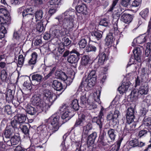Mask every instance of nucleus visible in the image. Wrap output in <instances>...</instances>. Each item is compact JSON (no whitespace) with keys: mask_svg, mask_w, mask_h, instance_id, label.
Returning <instances> with one entry per match:
<instances>
[{"mask_svg":"<svg viewBox=\"0 0 151 151\" xmlns=\"http://www.w3.org/2000/svg\"><path fill=\"white\" fill-rule=\"evenodd\" d=\"M2 15L3 16H10V14L8 11L4 8L0 9V15Z\"/></svg>","mask_w":151,"mask_h":151,"instance_id":"obj_45","label":"nucleus"},{"mask_svg":"<svg viewBox=\"0 0 151 151\" xmlns=\"http://www.w3.org/2000/svg\"><path fill=\"white\" fill-rule=\"evenodd\" d=\"M26 111L27 113L31 115L35 114L37 111H39V112H40L29 104H27L26 106Z\"/></svg>","mask_w":151,"mask_h":151,"instance_id":"obj_21","label":"nucleus"},{"mask_svg":"<svg viewBox=\"0 0 151 151\" xmlns=\"http://www.w3.org/2000/svg\"><path fill=\"white\" fill-rule=\"evenodd\" d=\"M19 124H22L25 121L27 117L24 114H19L17 116H14Z\"/></svg>","mask_w":151,"mask_h":151,"instance_id":"obj_25","label":"nucleus"},{"mask_svg":"<svg viewBox=\"0 0 151 151\" xmlns=\"http://www.w3.org/2000/svg\"><path fill=\"white\" fill-rule=\"evenodd\" d=\"M135 59L138 62L141 61V55L142 51L138 47H135L133 51Z\"/></svg>","mask_w":151,"mask_h":151,"instance_id":"obj_14","label":"nucleus"},{"mask_svg":"<svg viewBox=\"0 0 151 151\" xmlns=\"http://www.w3.org/2000/svg\"><path fill=\"white\" fill-rule=\"evenodd\" d=\"M108 134L112 140L114 141L115 139L116 135L114 129H109L108 131Z\"/></svg>","mask_w":151,"mask_h":151,"instance_id":"obj_32","label":"nucleus"},{"mask_svg":"<svg viewBox=\"0 0 151 151\" xmlns=\"http://www.w3.org/2000/svg\"><path fill=\"white\" fill-rule=\"evenodd\" d=\"M60 117L56 114H54L49 119L45 120V122L48 126V129L45 125L39 126L37 130L40 132V134L45 137L49 136L57 131L60 127Z\"/></svg>","mask_w":151,"mask_h":151,"instance_id":"obj_2","label":"nucleus"},{"mask_svg":"<svg viewBox=\"0 0 151 151\" xmlns=\"http://www.w3.org/2000/svg\"><path fill=\"white\" fill-rule=\"evenodd\" d=\"M136 126V123L134 121V120H131V121L129 122L127 121L124 130L127 133L130 132L131 131L134 129Z\"/></svg>","mask_w":151,"mask_h":151,"instance_id":"obj_11","label":"nucleus"},{"mask_svg":"<svg viewBox=\"0 0 151 151\" xmlns=\"http://www.w3.org/2000/svg\"><path fill=\"white\" fill-rule=\"evenodd\" d=\"M121 19L122 21L127 24L129 23L132 19L131 15L125 13H124L121 15Z\"/></svg>","mask_w":151,"mask_h":151,"instance_id":"obj_15","label":"nucleus"},{"mask_svg":"<svg viewBox=\"0 0 151 151\" xmlns=\"http://www.w3.org/2000/svg\"><path fill=\"white\" fill-rule=\"evenodd\" d=\"M119 115V111L118 110H115L114 112L113 116L114 118V120L115 121L116 124H118L119 123V120L117 118Z\"/></svg>","mask_w":151,"mask_h":151,"instance_id":"obj_50","label":"nucleus"},{"mask_svg":"<svg viewBox=\"0 0 151 151\" xmlns=\"http://www.w3.org/2000/svg\"><path fill=\"white\" fill-rule=\"evenodd\" d=\"M142 17L146 19L149 15V10L148 8H145L142 10L139 13Z\"/></svg>","mask_w":151,"mask_h":151,"instance_id":"obj_33","label":"nucleus"},{"mask_svg":"<svg viewBox=\"0 0 151 151\" xmlns=\"http://www.w3.org/2000/svg\"><path fill=\"white\" fill-rule=\"evenodd\" d=\"M87 44V41L85 39H81L78 43L80 47L82 48H84L86 46Z\"/></svg>","mask_w":151,"mask_h":151,"instance_id":"obj_51","label":"nucleus"},{"mask_svg":"<svg viewBox=\"0 0 151 151\" xmlns=\"http://www.w3.org/2000/svg\"><path fill=\"white\" fill-rule=\"evenodd\" d=\"M96 78L93 77L92 78L87 77L83 78L81 84L79 87V89H81V91H86L89 89V87H93L95 84Z\"/></svg>","mask_w":151,"mask_h":151,"instance_id":"obj_5","label":"nucleus"},{"mask_svg":"<svg viewBox=\"0 0 151 151\" xmlns=\"http://www.w3.org/2000/svg\"><path fill=\"white\" fill-rule=\"evenodd\" d=\"M106 60V55L104 53L102 52L99 55L98 62L99 65L103 64L104 63Z\"/></svg>","mask_w":151,"mask_h":151,"instance_id":"obj_24","label":"nucleus"},{"mask_svg":"<svg viewBox=\"0 0 151 151\" xmlns=\"http://www.w3.org/2000/svg\"><path fill=\"white\" fill-rule=\"evenodd\" d=\"M148 38V36L146 35H141L134 40L132 43V46L134 47L137 44H141L144 43Z\"/></svg>","mask_w":151,"mask_h":151,"instance_id":"obj_10","label":"nucleus"},{"mask_svg":"<svg viewBox=\"0 0 151 151\" xmlns=\"http://www.w3.org/2000/svg\"><path fill=\"white\" fill-rule=\"evenodd\" d=\"M122 140H120L117 142L116 145L112 146V149L110 151H117L120 148Z\"/></svg>","mask_w":151,"mask_h":151,"instance_id":"obj_39","label":"nucleus"},{"mask_svg":"<svg viewBox=\"0 0 151 151\" xmlns=\"http://www.w3.org/2000/svg\"><path fill=\"white\" fill-rule=\"evenodd\" d=\"M92 128V125L90 123L88 124L86 126L83 127V135H85V137L86 136L89 131Z\"/></svg>","mask_w":151,"mask_h":151,"instance_id":"obj_27","label":"nucleus"},{"mask_svg":"<svg viewBox=\"0 0 151 151\" xmlns=\"http://www.w3.org/2000/svg\"><path fill=\"white\" fill-rule=\"evenodd\" d=\"M87 92L86 91H83L81 97V101L83 104L88 103V94H87Z\"/></svg>","mask_w":151,"mask_h":151,"instance_id":"obj_23","label":"nucleus"},{"mask_svg":"<svg viewBox=\"0 0 151 151\" xmlns=\"http://www.w3.org/2000/svg\"><path fill=\"white\" fill-rule=\"evenodd\" d=\"M85 117L86 116L84 115H82L77 120L74 126L76 127L80 125H83L84 123L86 122Z\"/></svg>","mask_w":151,"mask_h":151,"instance_id":"obj_26","label":"nucleus"},{"mask_svg":"<svg viewBox=\"0 0 151 151\" xmlns=\"http://www.w3.org/2000/svg\"><path fill=\"white\" fill-rule=\"evenodd\" d=\"M76 10L78 13L86 14L87 12V7L84 4H81L78 5L76 8Z\"/></svg>","mask_w":151,"mask_h":151,"instance_id":"obj_18","label":"nucleus"},{"mask_svg":"<svg viewBox=\"0 0 151 151\" xmlns=\"http://www.w3.org/2000/svg\"><path fill=\"white\" fill-rule=\"evenodd\" d=\"M18 61L17 65L21 67L24 64V58L22 55H20L18 56Z\"/></svg>","mask_w":151,"mask_h":151,"instance_id":"obj_43","label":"nucleus"},{"mask_svg":"<svg viewBox=\"0 0 151 151\" xmlns=\"http://www.w3.org/2000/svg\"><path fill=\"white\" fill-rule=\"evenodd\" d=\"M52 86L55 90L57 91H60L63 89L62 83L57 80L53 81Z\"/></svg>","mask_w":151,"mask_h":151,"instance_id":"obj_22","label":"nucleus"},{"mask_svg":"<svg viewBox=\"0 0 151 151\" xmlns=\"http://www.w3.org/2000/svg\"><path fill=\"white\" fill-rule=\"evenodd\" d=\"M43 94L44 95V99L49 108L55 100V95L54 94H51L50 91L48 90H44Z\"/></svg>","mask_w":151,"mask_h":151,"instance_id":"obj_6","label":"nucleus"},{"mask_svg":"<svg viewBox=\"0 0 151 151\" xmlns=\"http://www.w3.org/2000/svg\"><path fill=\"white\" fill-rule=\"evenodd\" d=\"M142 125L145 126H151V117L144 118L142 121Z\"/></svg>","mask_w":151,"mask_h":151,"instance_id":"obj_40","label":"nucleus"},{"mask_svg":"<svg viewBox=\"0 0 151 151\" xmlns=\"http://www.w3.org/2000/svg\"><path fill=\"white\" fill-rule=\"evenodd\" d=\"M68 62L71 63H76L78 61V60L76 55H69L68 58Z\"/></svg>","mask_w":151,"mask_h":151,"instance_id":"obj_30","label":"nucleus"},{"mask_svg":"<svg viewBox=\"0 0 151 151\" xmlns=\"http://www.w3.org/2000/svg\"><path fill=\"white\" fill-rule=\"evenodd\" d=\"M7 25H5V27H1L0 28V39H2L5 36L6 33V29H7Z\"/></svg>","mask_w":151,"mask_h":151,"instance_id":"obj_35","label":"nucleus"},{"mask_svg":"<svg viewBox=\"0 0 151 151\" xmlns=\"http://www.w3.org/2000/svg\"><path fill=\"white\" fill-rule=\"evenodd\" d=\"M20 137L19 134H17L12 137L10 141H8L7 143H10L12 145H14L18 144L20 141Z\"/></svg>","mask_w":151,"mask_h":151,"instance_id":"obj_16","label":"nucleus"},{"mask_svg":"<svg viewBox=\"0 0 151 151\" xmlns=\"http://www.w3.org/2000/svg\"><path fill=\"white\" fill-rule=\"evenodd\" d=\"M70 107H68L66 105H62L60 107V110L61 111L63 112L62 114L61 118L63 119H66V121L69 120L72 117L70 115Z\"/></svg>","mask_w":151,"mask_h":151,"instance_id":"obj_8","label":"nucleus"},{"mask_svg":"<svg viewBox=\"0 0 151 151\" xmlns=\"http://www.w3.org/2000/svg\"><path fill=\"white\" fill-rule=\"evenodd\" d=\"M109 23L108 20L106 19H101L99 23V24L105 27L108 26Z\"/></svg>","mask_w":151,"mask_h":151,"instance_id":"obj_53","label":"nucleus"},{"mask_svg":"<svg viewBox=\"0 0 151 151\" xmlns=\"http://www.w3.org/2000/svg\"><path fill=\"white\" fill-rule=\"evenodd\" d=\"M141 0H134L132 5L133 6L137 7L141 4Z\"/></svg>","mask_w":151,"mask_h":151,"instance_id":"obj_56","label":"nucleus"},{"mask_svg":"<svg viewBox=\"0 0 151 151\" xmlns=\"http://www.w3.org/2000/svg\"><path fill=\"white\" fill-rule=\"evenodd\" d=\"M55 69L56 67H54L52 68V70L51 71H50V73L46 75L45 76V74H44V78H45V79L46 80L49 77L51 76L52 74L54 73Z\"/></svg>","mask_w":151,"mask_h":151,"instance_id":"obj_58","label":"nucleus"},{"mask_svg":"<svg viewBox=\"0 0 151 151\" xmlns=\"http://www.w3.org/2000/svg\"><path fill=\"white\" fill-rule=\"evenodd\" d=\"M21 36V32L20 31L15 32L14 34V37L17 39L18 40Z\"/></svg>","mask_w":151,"mask_h":151,"instance_id":"obj_62","label":"nucleus"},{"mask_svg":"<svg viewBox=\"0 0 151 151\" xmlns=\"http://www.w3.org/2000/svg\"><path fill=\"white\" fill-rule=\"evenodd\" d=\"M134 110L133 108H129L127 112L126 118L128 122L133 120L134 116Z\"/></svg>","mask_w":151,"mask_h":151,"instance_id":"obj_13","label":"nucleus"},{"mask_svg":"<svg viewBox=\"0 0 151 151\" xmlns=\"http://www.w3.org/2000/svg\"><path fill=\"white\" fill-rule=\"evenodd\" d=\"M129 82H123L121 86L118 88V90L120 93H125L128 89L130 84Z\"/></svg>","mask_w":151,"mask_h":151,"instance_id":"obj_17","label":"nucleus"},{"mask_svg":"<svg viewBox=\"0 0 151 151\" xmlns=\"http://www.w3.org/2000/svg\"><path fill=\"white\" fill-rule=\"evenodd\" d=\"M86 51L87 52L93 51L95 52L96 50V47L94 46L91 45H88L86 48Z\"/></svg>","mask_w":151,"mask_h":151,"instance_id":"obj_42","label":"nucleus"},{"mask_svg":"<svg viewBox=\"0 0 151 151\" xmlns=\"http://www.w3.org/2000/svg\"><path fill=\"white\" fill-rule=\"evenodd\" d=\"M31 78L32 81L40 82L41 81L42 76L39 74H34L32 75Z\"/></svg>","mask_w":151,"mask_h":151,"instance_id":"obj_36","label":"nucleus"},{"mask_svg":"<svg viewBox=\"0 0 151 151\" xmlns=\"http://www.w3.org/2000/svg\"><path fill=\"white\" fill-rule=\"evenodd\" d=\"M19 127L24 134L27 135L29 134V129L26 125L20 124Z\"/></svg>","mask_w":151,"mask_h":151,"instance_id":"obj_41","label":"nucleus"},{"mask_svg":"<svg viewBox=\"0 0 151 151\" xmlns=\"http://www.w3.org/2000/svg\"><path fill=\"white\" fill-rule=\"evenodd\" d=\"M7 77V75L6 71L4 70H3L1 72V77L3 80H5Z\"/></svg>","mask_w":151,"mask_h":151,"instance_id":"obj_55","label":"nucleus"},{"mask_svg":"<svg viewBox=\"0 0 151 151\" xmlns=\"http://www.w3.org/2000/svg\"><path fill=\"white\" fill-rule=\"evenodd\" d=\"M129 145L130 146L133 147L137 146L138 145V141L137 140L135 139L130 141L129 142Z\"/></svg>","mask_w":151,"mask_h":151,"instance_id":"obj_54","label":"nucleus"},{"mask_svg":"<svg viewBox=\"0 0 151 151\" xmlns=\"http://www.w3.org/2000/svg\"><path fill=\"white\" fill-rule=\"evenodd\" d=\"M25 7L22 6L18 10V12L20 13H22V15L23 17L27 16V17H29L31 19H33L34 15L32 14L34 10L31 7H29L24 9Z\"/></svg>","mask_w":151,"mask_h":151,"instance_id":"obj_9","label":"nucleus"},{"mask_svg":"<svg viewBox=\"0 0 151 151\" xmlns=\"http://www.w3.org/2000/svg\"><path fill=\"white\" fill-rule=\"evenodd\" d=\"M55 75L56 76H57L58 78H60L64 81L66 79L67 77L64 73L60 71L56 72Z\"/></svg>","mask_w":151,"mask_h":151,"instance_id":"obj_29","label":"nucleus"},{"mask_svg":"<svg viewBox=\"0 0 151 151\" xmlns=\"http://www.w3.org/2000/svg\"><path fill=\"white\" fill-rule=\"evenodd\" d=\"M145 79L144 76H142V75H140L139 76H138L136 80V86H139L142 84Z\"/></svg>","mask_w":151,"mask_h":151,"instance_id":"obj_38","label":"nucleus"},{"mask_svg":"<svg viewBox=\"0 0 151 151\" xmlns=\"http://www.w3.org/2000/svg\"><path fill=\"white\" fill-rule=\"evenodd\" d=\"M130 65H132V67H134V68L133 70L132 71V72L129 73L128 75L131 76H134L136 74V71L137 70V67L136 66H134V64H133V63H129L127 65V67H128L129 66H130Z\"/></svg>","mask_w":151,"mask_h":151,"instance_id":"obj_49","label":"nucleus"},{"mask_svg":"<svg viewBox=\"0 0 151 151\" xmlns=\"http://www.w3.org/2000/svg\"><path fill=\"white\" fill-rule=\"evenodd\" d=\"M4 134L5 137L6 138H9L12 135L10 130L9 129L6 130Z\"/></svg>","mask_w":151,"mask_h":151,"instance_id":"obj_64","label":"nucleus"},{"mask_svg":"<svg viewBox=\"0 0 151 151\" xmlns=\"http://www.w3.org/2000/svg\"><path fill=\"white\" fill-rule=\"evenodd\" d=\"M72 106L74 109L75 110H78L79 108L78 100L76 99L73 100L72 102Z\"/></svg>","mask_w":151,"mask_h":151,"instance_id":"obj_44","label":"nucleus"},{"mask_svg":"<svg viewBox=\"0 0 151 151\" xmlns=\"http://www.w3.org/2000/svg\"><path fill=\"white\" fill-rule=\"evenodd\" d=\"M61 0H51L50 1V5H53L55 7H56L61 4Z\"/></svg>","mask_w":151,"mask_h":151,"instance_id":"obj_46","label":"nucleus"},{"mask_svg":"<svg viewBox=\"0 0 151 151\" xmlns=\"http://www.w3.org/2000/svg\"><path fill=\"white\" fill-rule=\"evenodd\" d=\"M107 119L108 121H109V122L113 125L114 127L118 124H116L114 118L113 114L112 113H110L108 114L107 116Z\"/></svg>","mask_w":151,"mask_h":151,"instance_id":"obj_34","label":"nucleus"},{"mask_svg":"<svg viewBox=\"0 0 151 151\" xmlns=\"http://www.w3.org/2000/svg\"><path fill=\"white\" fill-rule=\"evenodd\" d=\"M103 32L99 31H97L94 32L92 33V36L96 39L97 40H99L102 37Z\"/></svg>","mask_w":151,"mask_h":151,"instance_id":"obj_31","label":"nucleus"},{"mask_svg":"<svg viewBox=\"0 0 151 151\" xmlns=\"http://www.w3.org/2000/svg\"><path fill=\"white\" fill-rule=\"evenodd\" d=\"M32 58L29 61V64L30 65H34L36 62L37 59V54L34 52L31 55Z\"/></svg>","mask_w":151,"mask_h":151,"instance_id":"obj_28","label":"nucleus"},{"mask_svg":"<svg viewBox=\"0 0 151 151\" xmlns=\"http://www.w3.org/2000/svg\"><path fill=\"white\" fill-rule=\"evenodd\" d=\"M43 14V12L42 10H38L35 13V19L30 20L27 23L29 25L30 27H34L36 24L35 22L40 20L42 19Z\"/></svg>","mask_w":151,"mask_h":151,"instance_id":"obj_7","label":"nucleus"},{"mask_svg":"<svg viewBox=\"0 0 151 151\" xmlns=\"http://www.w3.org/2000/svg\"><path fill=\"white\" fill-rule=\"evenodd\" d=\"M106 109H105L103 107H101V110L100 111L99 115V118L101 119L103 116H104V114L106 112Z\"/></svg>","mask_w":151,"mask_h":151,"instance_id":"obj_59","label":"nucleus"},{"mask_svg":"<svg viewBox=\"0 0 151 151\" xmlns=\"http://www.w3.org/2000/svg\"><path fill=\"white\" fill-rule=\"evenodd\" d=\"M73 79V78H71L70 77H67L66 79H65L64 81V82L67 85H70L72 83Z\"/></svg>","mask_w":151,"mask_h":151,"instance_id":"obj_60","label":"nucleus"},{"mask_svg":"<svg viewBox=\"0 0 151 151\" xmlns=\"http://www.w3.org/2000/svg\"><path fill=\"white\" fill-rule=\"evenodd\" d=\"M97 137V134L94 132L90 134L88 137V139L87 141V144L89 146L93 144Z\"/></svg>","mask_w":151,"mask_h":151,"instance_id":"obj_19","label":"nucleus"},{"mask_svg":"<svg viewBox=\"0 0 151 151\" xmlns=\"http://www.w3.org/2000/svg\"><path fill=\"white\" fill-rule=\"evenodd\" d=\"M148 91V87L147 86H141L138 91L136 90L133 91L131 94V97L132 101H136L141 96L147 94Z\"/></svg>","mask_w":151,"mask_h":151,"instance_id":"obj_4","label":"nucleus"},{"mask_svg":"<svg viewBox=\"0 0 151 151\" xmlns=\"http://www.w3.org/2000/svg\"><path fill=\"white\" fill-rule=\"evenodd\" d=\"M32 103L36 106V108L40 111H46L48 110L49 106L46 104L45 101L40 99L39 94L35 95L31 99Z\"/></svg>","mask_w":151,"mask_h":151,"instance_id":"obj_3","label":"nucleus"},{"mask_svg":"<svg viewBox=\"0 0 151 151\" xmlns=\"http://www.w3.org/2000/svg\"><path fill=\"white\" fill-rule=\"evenodd\" d=\"M114 40V39L113 38L112 34L109 33L105 39L106 45L110 47L112 46L113 45Z\"/></svg>","mask_w":151,"mask_h":151,"instance_id":"obj_20","label":"nucleus"},{"mask_svg":"<svg viewBox=\"0 0 151 151\" xmlns=\"http://www.w3.org/2000/svg\"><path fill=\"white\" fill-rule=\"evenodd\" d=\"M64 46H68L69 45L71 42V40L68 38L64 37L62 39Z\"/></svg>","mask_w":151,"mask_h":151,"instance_id":"obj_52","label":"nucleus"},{"mask_svg":"<svg viewBox=\"0 0 151 151\" xmlns=\"http://www.w3.org/2000/svg\"><path fill=\"white\" fill-rule=\"evenodd\" d=\"M81 64L84 65H87L89 62V58L88 56H85L83 57L82 59Z\"/></svg>","mask_w":151,"mask_h":151,"instance_id":"obj_47","label":"nucleus"},{"mask_svg":"<svg viewBox=\"0 0 151 151\" xmlns=\"http://www.w3.org/2000/svg\"><path fill=\"white\" fill-rule=\"evenodd\" d=\"M18 121L15 119L14 116L13 119L11 122V124L12 127L14 128L15 131H16V132H17L18 131V128L17 125L19 124Z\"/></svg>","mask_w":151,"mask_h":151,"instance_id":"obj_37","label":"nucleus"},{"mask_svg":"<svg viewBox=\"0 0 151 151\" xmlns=\"http://www.w3.org/2000/svg\"><path fill=\"white\" fill-rule=\"evenodd\" d=\"M11 17L10 16H3L1 14L0 15V24H3L1 27H5V25H7V27L10 24Z\"/></svg>","mask_w":151,"mask_h":151,"instance_id":"obj_12","label":"nucleus"},{"mask_svg":"<svg viewBox=\"0 0 151 151\" xmlns=\"http://www.w3.org/2000/svg\"><path fill=\"white\" fill-rule=\"evenodd\" d=\"M74 14V9L70 8L55 18V19L58 20L59 24L53 25L52 27L55 29L52 31L51 35L48 33H45L43 38L48 40L50 38H58L67 35L68 32L72 31L74 26L73 23Z\"/></svg>","mask_w":151,"mask_h":151,"instance_id":"obj_1","label":"nucleus"},{"mask_svg":"<svg viewBox=\"0 0 151 151\" xmlns=\"http://www.w3.org/2000/svg\"><path fill=\"white\" fill-rule=\"evenodd\" d=\"M101 93V91L99 90H98L96 91V92L94 93V95L96 97V96L97 99H95V100L97 102H99V97Z\"/></svg>","mask_w":151,"mask_h":151,"instance_id":"obj_57","label":"nucleus"},{"mask_svg":"<svg viewBox=\"0 0 151 151\" xmlns=\"http://www.w3.org/2000/svg\"><path fill=\"white\" fill-rule=\"evenodd\" d=\"M119 0H114L112 4L111 7L110 8L109 11L111 12L114 10L115 8V6Z\"/></svg>","mask_w":151,"mask_h":151,"instance_id":"obj_61","label":"nucleus"},{"mask_svg":"<svg viewBox=\"0 0 151 151\" xmlns=\"http://www.w3.org/2000/svg\"><path fill=\"white\" fill-rule=\"evenodd\" d=\"M37 30L40 32H42L44 29V27L42 22H38L36 25Z\"/></svg>","mask_w":151,"mask_h":151,"instance_id":"obj_48","label":"nucleus"},{"mask_svg":"<svg viewBox=\"0 0 151 151\" xmlns=\"http://www.w3.org/2000/svg\"><path fill=\"white\" fill-rule=\"evenodd\" d=\"M131 0H122L121 2V4L124 7L127 6L129 4Z\"/></svg>","mask_w":151,"mask_h":151,"instance_id":"obj_63","label":"nucleus"}]
</instances>
